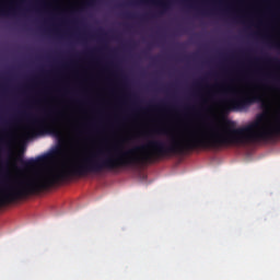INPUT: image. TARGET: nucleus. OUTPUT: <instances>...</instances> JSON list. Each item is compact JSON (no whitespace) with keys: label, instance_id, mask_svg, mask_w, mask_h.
<instances>
[{"label":"nucleus","instance_id":"f257e3e1","mask_svg":"<svg viewBox=\"0 0 280 280\" xmlns=\"http://www.w3.org/2000/svg\"><path fill=\"white\" fill-rule=\"evenodd\" d=\"M33 125L35 127L30 128V137H35V135H43V132H48L49 135H54V137H62V131H60V128L52 125H43V120L38 118L34 119Z\"/></svg>","mask_w":280,"mask_h":280},{"label":"nucleus","instance_id":"f03ea898","mask_svg":"<svg viewBox=\"0 0 280 280\" xmlns=\"http://www.w3.org/2000/svg\"><path fill=\"white\" fill-rule=\"evenodd\" d=\"M259 103H264V95L254 92L250 95L233 101L232 106H234L235 108H248V106H253V104Z\"/></svg>","mask_w":280,"mask_h":280},{"label":"nucleus","instance_id":"7ed1b4c3","mask_svg":"<svg viewBox=\"0 0 280 280\" xmlns=\"http://www.w3.org/2000/svg\"><path fill=\"white\" fill-rule=\"evenodd\" d=\"M21 119H30V114L23 109L19 110L18 113L11 115L9 119L2 121L1 129L5 130L7 128L14 126L16 121H21Z\"/></svg>","mask_w":280,"mask_h":280},{"label":"nucleus","instance_id":"20e7f679","mask_svg":"<svg viewBox=\"0 0 280 280\" xmlns=\"http://www.w3.org/2000/svg\"><path fill=\"white\" fill-rule=\"evenodd\" d=\"M18 161L21 163V166L25 170L30 167H36L40 161H45V156L39 155L36 159L23 160V158H19Z\"/></svg>","mask_w":280,"mask_h":280},{"label":"nucleus","instance_id":"39448f33","mask_svg":"<svg viewBox=\"0 0 280 280\" xmlns=\"http://www.w3.org/2000/svg\"><path fill=\"white\" fill-rule=\"evenodd\" d=\"M155 3H158V5H160V11L158 12V14L160 16L165 14V12H167V10H170L168 3H165V2H155Z\"/></svg>","mask_w":280,"mask_h":280},{"label":"nucleus","instance_id":"423d86ee","mask_svg":"<svg viewBox=\"0 0 280 280\" xmlns=\"http://www.w3.org/2000/svg\"><path fill=\"white\" fill-rule=\"evenodd\" d=\"M262 60L266 62H273L275 65L279 63V59L277 58L264 57Z\"/></svg>","mask_w":280,"mask_h":280},{"label":"nucleus","instance_id":"0eeeda50","mask_svg":"<svg viewBox=\"0 0 280 280\" xmlns=\"http://www.w3.org/2000/svg\"><path fill=\"white\" fill-rule=\"evenodd\" d=\"M201 14H207V15H209V14H215V10H213V9H211V10H203V11L201 12Z\"/></svg>","mask_w":280,"mask_h":280},{"label":"nucleus","instance_id":"6e6552de","mask_svg":"<svg viewBox=\"0 0 280 280\" xmlns=\"http://www.w3.org/2000/svg\"><path fill=\"white\" fill-rule=\"evenodd\" d=\"M85 5H88V8H93V5H95V0H88Z\"/></svg>","mask_w":280,"mask_h":280},{"label":"nucleus","instance_id":"1a4fd4ad","mask_svg":"<svg viewBox=\"0 0 280 280\" xmlns=\"http://www.w3.org/2000/svg\"><path fill=\"white\" fill-rule=\"evenodd\" d=\"M0 14H1L2 16H8L9 14H12V9H10L9 11L2 10V11L0 12Z\"/></svg>","mask_w":280,"mask_h":280},{"label":"nucleus","instance_id":"9d476101","mask_svg":"<svg viewBox=\"0 0 280 280\" xmlns=\"http://www.w3.org/2000/svg\"><path fill=\"white\" fill-rule=\"evenodd\" d=\"M124 16L126 19H135V15L132 13H125Z\"/></svg>","mask_w":280,"mask_h":280},{"label":"nucleus","instance_id":"9b49d317","mask_svg":"<svg viewBox=\"0 0 280 280\" xmlns=\"http://www.w3.org/2000/svg\"><path fill=\"white\" fill-rule=\"evenodd\" d=\"M206 79H201V82L197 83V86H202V84H205Z\"/></svg>","mask_w":280,"mask_h":280},{"label":"nucleus","instance_id":"f8f14e48","mask_svg":"<svg viewBox=\"0 0 280 280\" xmlns=\"http://www.w3.org/2000/svg\"><path fill=\"white\" fill-rule=\"evenodd\" d=\"M158 132H159L160 135H165V129H159Z\"/></svg>","mask_w":280,"mask_h":280},{"label":"nucleus","instance_id":"ddd939ff","mask_svg":"<svg viewBox=\"0 0 280 280\" xmlns=\"http://www.w3.org/2000/svg\"><path fill=\"white\" fill-rule=\"evenodd\" d=\"M213 89H220V84H218V83L214 84V85H213Z\"/></svg>","mask_w":280,"mask_h":280},{"label":"nucleus","instance_id":"4468645a","mask_svg":"<svg viewBox=\"0 0 280 280\" xmlns=\"http://www.w3.org/2000/svg\"><path fill=\"white\" fill-rule=\"evenodd\" d=\"M156 106L163 107V106H165V103H161V104H159Z\"/></svg>","mask_w":280,"mask_h":280},{"label":"nucleus","instance_id":"2eb2a0df","mask_svg":"<svg viewBox=\"0 0 280 280\" xmlns=\"http://www.w3.org/2000/svg\"><path fill=\"white\" fill-rule=\"evenodd\" d=\"M58 152H60V150H59V149H56V150H55V154H58Z\"/></svg>","mask_w":280,"mask_h":280},{"label":"nucleus","instance_id":"dca6fc26","mask_svg":"<svg viewBox=\"0 0 280 280\" xmlns=\"http://www.w3.org/2000/svg\"><path fill=\"white\" fill-rule=\"evenodd\" d=\"M140 3H145V0H140Z\"/></svg>","mask_w":280,"mask_h":280},{"label":"nucleus","instance_id":"f3484780","mask_svg":"<svg viewBox=\"0 0 280 280\" xmlns=\"http://www.w3.org/2000/svg\"><path fill=\"white\" fill-rule=\"evenodd\" d=\"M241 18L240 16H237V18H234V20H240Z\"/></svg>","mask_w":280,"mask_h":280}]
</instances>
